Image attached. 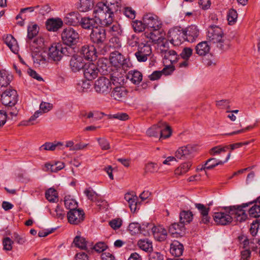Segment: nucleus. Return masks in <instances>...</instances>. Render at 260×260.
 Returning a JSON list of instances; mask_svg holds the SVG:
<instances>
[{
    "label": "nucleus",
    "mask_w": 260,
    "mask_h": 260,
    "mask_svg": "<svg viewBox=\"0 0 260 260\" xmlns=\"http://www.w3.org/2000/svg\"><path fill=\"white\" fill-rule=\"evenodd\" d=\"M64 167V164L62 162H56L54 164H46L45 165V171L56 173Z\"/></svg>",
    "instance_id": "obj_44"
},
{
    "label": "nucleus",
    "mask_w": 260,
    "mask_h": 260,
    "mask_svg": "<svg viewBox=\"0 0 260 260\" xmlns=\"http://www.w3.org/2000/svg\"><path fill=\"white\" fill-rule=\"evenodd\" d=\"M17 101L18 94L15 89H7L1 94V102L6 107L15 106Z\"/></svg>",
    "instance_id": "obj_9"
},
{
    "label": "nucleus",
    "mask_w": 260,
    "mask_h": 260,
    "mask_svg": "<svg viewBox=\"0 0 260 260\" xmlns=\"http://www.w3.org/2000/svg\"><path fill=\"white\" fill-rule=\"evenodd\" d=\"M210 50V46L207 41L199 43L196 47V52L199 56H205Z\"/></svg>",
    "instance_id": "obj_33"
},
{
    "label": "nucleus",
    "mask_w": 260,
    "mask_h": 260,
    "mask_svg": "<svg viewBox=\"0 0 260 260\" xmlns=\"http://www.w3.org/2000/svg\"><path fill=\"white\" fill-rule=\"evenodd\" d=\"M39 27L36 24H31L28 25L27 27V39L31 40L35 38L38 34Z\"/></svg>",
    "instance_id": "obj_46"
},
{
    "label": "nucleus",
    "mask_w": 260,
    "mask_h": 260,
    "mask_svg": "<svg viewBox=\"0 0 260 260\" xmlns=\"http://www.w3.org/2000/svg\"><path fill=\"white\" fill-rule=\"evenodd\" d=\"M110 81L105 77H100L94 83V89L99 93H107L111 87Z\"/></svg>",
    "instance_id": "obj_13"
},
{
    "label": "nucleus",
    "mask_w": 260,
    "mask_h": 260,
    "mask_svg": "<svg viewBox=\"0 0 260 260\" xmlns=\"http://www.w3.org/2000/svg\"><path fill=\"white\" fill-rule=\"evenodd\" d=\"M113 13L117 12L121 6V0H102Z\"/></svg>",
    "instance_id": "obj_39"
},
{
    "label": "nucleus",
    "mask_w": 260,
    "mask_h": 260,
    "mask_svg": "<svg viewBox=\"0 0 260 260\" xmlns=\"http://www.w3.org/2000/svg\"><path fill=\"white\" fill-rule=\"evenodd\" d=\"M215 44H216L217 48L223 51L227 50L230 46V41L225 37H223L221 40L216 42Z\"/></svg>",
    "instance_id": "obj_49"
},
{
    "label": "nucleus",
    "mask_w": 260,
    "mask_h": 260,
    "mask_svg": "<svg viewBox=\"0 0 260 260\" xmlns=\"http://www.w3.org/2000/svg\"><path fill=\"white\" fill-rule=\"evenodd\" d=\"M64 203L66 208L71 211V210L77 209L78 203L76 201L70 197H66L64 200Z\"/></svg>",
    "instance_id": "obj_47"
},
{
    "label": "nucleus",
    "mask_w": 260,
    "mask_h": 260,
    "mask_svg": "<svg viewBox=\"0 0 260 260\" xmlns=\"http://www.w3.org/2000/svg\"><path fill=\"white\" fill-rule=\"evenodd\" d=\"M5 43L9 47L11 51L17 54L19 51V46L16 39L11 35H7L4 37Z\"/></svg>",
    "instance_id": "obj_28"
},
{
    "label": "nucleus",
    "mask_w": 260,
    "mask_h": 260,
    "mask_svg": "<svg viewBox=\"0 0 260 260\" xmlns=\"http://www.w3.org/2000/svg\"><path fill=\"white\" fill-rule=\"evenodd\" d=\"M68 49L70 48L60 43L53 44L49 49V57L54 61H58L63 55H69Z\"/></svg>",
    "instance_id": "obj_4"
},
{
    "label": "nucleus",
    "mask_w": 260,
    "mask_h": 260,
    "mask_svg": "<svg viewBox=\"0 0 260 260\" xmlns=\"http://www.w3.org/2000/svg\"><path fill=\"white\" fill-rule=\"evenodd\" d=\"M91 42L99 46H104L106 40V31L102 27H97L92 29L90 34Z\"/></svg>",
    "instance_id": "obj_7"
},
{
    "label": "nucleus",
    "mask_w": 260,
    "mask_h": 260,
    "mask_svg": "<svg viewBox=\"0 0 260 260\" xmlns=\"http://www.w3.org/2000/svg\"><path fill=\"white\" fill-rule=\"evenodd\" d=\"M224 37L222 29L218 26L212 25L209 27L207 37L210 42L215 44Z\"/></svg>",
    "instance_id": "obj_12"
},
{
    "label": "nucleus",
    "mask_w": 260,
    "mask_h": 260,
    "mask_svg": "<svg viewBox=\"0 0 260 260\" xmlns=\"http://www.w3.org/2000/svg\"><path fill=\"white\" fill-rule=\"evenodd\" d=\"M150 226L148 223L140 225L138 222H132L129 224L128 230L132 235L141 234L147 236L150 234Z\"/></svg>",
    "instance_id": "obj_11"
},
{
    "label": "nucleus",
    "mask_w": 260,
    "mask_h": 260,
    "mask_svg": "<svg viewBox=\"0 0 260 260\" xmlns=\"http://www.w3.org/2000/svg\"><path fill=\"white\" fill-rule=\"evenodd\" d=\"M42 115V114L41 111H40L39 110L37 111L28 120L23 121L22 122V124L26 126L34 124L35 123V121L36 120V119Z\"/></svg>",
    "instance_id": "obj_53"
},
{
    "label": "nucleus",
    "mask_w": 260,
    "mask_h": 260,
    "mask_svg": "<svg viewBox=\"0 0 260 260\" xmlns=\"http://www.w3.org/2000/svg\"><path fill=\"white\" fill-rule=\"evenodd\" d=\"M125 59L124 56L118 51H114L111 53L110 55V61L111 64L116 68L124 67Z\"/></svg>",
    "instance_id": "obj_21"
},
{
    "label": "nucleus",
    "mask_w": 260,
    "mask_h": 260,
    "mask_svg": "<svg viewBox=\"0 0 260 260\" xmlns=\"http://www.w3.org/2000/svg\"><path fill=\"white\" fill-rule=\"evenodd\" d=\"M196 208L198 210L201 216V222L204 224H207L209 222L210 218L208 215L210 211V208L206 207L205 205L200 203H196L194 204Z\"/></svg>",
    "instance_id": "obj_23"
},
{
    "label": "nucleus",
    "mask_w": 260,
    "mask_h": 260,
    "mask_svg": "<svg viewBox=\"0 0 260 260\" xmlns=\"http://www.w3.org/2000/svg\"><path fill=\"white\" fill-rule=\"evenodd\" d=\"M143 20L146 29L148 30H154L157 28H161L162 23L158 17L152 13H147L143 17Z\"/></svg>",
    "instance_id": "obj_6"
},
{
    "label": "nucleus",
    "mask_w": 260,
    "mask_h": 260,
    "mask_svg": "<svg viewBox=\"0 0 260 260\" xmlns=\"http://www.w3.org/2000/svg\"><path fill=\"white\" fill-rule=\"evenodd\" d=\"M150 252L149 260H164V256L160 253L152 251Z\"/></svg>",
    "instance_id": "obj_64"
},
{
    "label": "nucleus",
    "mask_w": 260,
    "mask_h": 260,
    "mask_svg": "<svg viewBox=\"0 0 260 260\" xmlns=\"http://www.w3.org/2000/svg\"><path fill=\"white\" fill-rule=\"evenodd\" d=\"M68 221L72 224H79L82 222L85 218L83 210L79 209L71 210L67 214Z\"/></svg>",
    "instance_id": "obj_14"
},
{
    "label": "nucleus",
    "mask_w": 260,
    "mask_h": 260,
    "mask_svg": "<svg viewBox=\"0 0 260 260\" xmlns=\"http://www.w3.org/2000/svg\"><path fill=\"white\" fill-rule=\"evenodd\" d=\"M122 220L120 218L112 219L109 222V225L114 230H117L120 228L122 225Z\"/></svg>",
    "instance_id": "obj_63"
},
{
    "label": "nucleus",
    "mask_w": 260,
    "mask_h": 260,
    "mask_svg": "<svg viewBox=\"0 0 260 260\" xmlns=\"http://www.w3.org/2000/svg\"><path fill=\"white\" fill-rule=\"evenodd\" d=\"M193 215L190 211L183 210L180 213V222L184 225L190 223L193 219Z\"/></svg>",
    "instance_id": "obj_42"
},
{
    "label": "nucleus",
    "mask_w": 260,
    "mask_h": 260,
    "mask_svg": "<svg viewBox=\"0 0 260 260\" xmlns=\"http://www.w3.org/2000/svg\"><path fill=\"white\" fill-rule=\"evenodd\" d=\"M192 54V49L189 47H185L183 49L181 53L179 55L184 60H188Z\"/></svg>",
    "instance_id": "obj_59"
},
{
    "label": "nucleus",
    "mask_w": 260,
    "mask_h": 260,
    "mask_svg": "<svg viewBox=\"0 0 260 260\" xmlns=\"http://www.w3.org/2000/svg\"><path fill=\"white\" fill-rule=\"evenodd\" d=\"M34 62L38 66L44 67L46 66L47 60L49 58L48 53L44 50H40L38 52L32 53Z\"/></svg>",
    "instance_id": "obj_19"
},
{
    "label": "nucleus",
    "mask_w": 260,
    "mask_h": 260,
    "mask_svg": "<svg viewBox=\"0 0 260 260\" xmlns=\"http://www.w3.org/2000/svg\"><path fill=\"white\" fill-rule=\"evenodd\" d=\"M127 44L132 47H138L139 44V38L136 35H132L128 38Z\"/></svg>",
    "instance_id": "obj_60"
},
{
    "label": "nucleus",
    "mask_w": 260,
    "mask_h": 260,
    "mask_svg": "<svg viewBox=\"0 0 260 260\" xmlns=\"http://www.w3.org/2000/svg\"><path fill=\"white\" fill-rule=\"evenodd\" d=\"M63 25V21L60 18H50L46 22V26L48 30L56 31Z\"/></svg>",
    "instance_id": "obj_24"
},
{
    "label": "nucleus",
    "mask_w": 260,
    "mask_h": 260,
    "mask_svg": "<svg viewBox=\"0 0 260 260\" xmlns=\"http://www.w3.org/2000/svg\"><path fill=\"white\" fill-rule=\"evenodd\" d=\"M127 94V90L123 86H116L111 92V96L116 100L120 101Z\"/></svg>",
    "instance_id": "obj_30"
},
{
    "label": "nucleus",
    "mask_w": 260,
    "mask_h": 260,
    "mask_svg": "<svg viewBox=\"0 0 260 260\" xmlns=\"http://www.w3.org/2000/svg\"><path fill=\"white\" fill-rule=\"evenodd\" d=\"M61 38L63 45L71 46L78 43L80 35L76 30L71 27H68L62 30Z\"/></svg>",
    "instance_id": "obj_3"
},
{
    "label": "nucleus",
    "mask_w": 260,
    "mask_h": 260,
    "mask_svg": "<svg viewBox=\"0 0 260 260\" xmlns=\"http://www.w3.org/2000/svg\"><path fill=\"white\" fill-rule=\"evenodd\" d=\"M160 126L159 125V122L150 127L147 131V134L150 137H158L160 135Z\"/></svg>",
    "instance_id": "obj_51"
},
{
    "label": "nucleus",
    "mask_w": 260,
    "mask_h": 260,
    "mask_svg": "<svg viewBox=\"0 0 260 260\" xmlns=\"http://www.w3.org/2000/svg\"><path fill=\"white\" fill-rule=\"evenodd\" d=\"M46 199L50 202H55L57 200V193L56 190L53 188H49L45 193Z\"/></svg>",
    "instance_id": "obj_50"
},
{
    "label": "nucleus",
    "mask_w": 260,
    "mask_h": 260,
    "mask_svg": "<svg viewBox=\"0 0 260 260\" xmlns=\"http://www.w3.org/2000/svg\"><path fill=\"white\" fill-rule=\"evenodd\" d=\"M159 125L160 126V138H168L172 134L171 127L165 122L162 121L159 122Z\"/></svg>",
    "instance_id": "obj_37"
},
{
    "label": "nucleus",
    "mask_w": 260,
    "mask_h": 260,
    "mask_svg": "<svg viewBox=\"0 0 260 260\" xmlns=\"http://www.w3.org/2000/svg\"><path fill=\"white\" fill-rule=\"evenodd\" d=\"M142 77V73L137 70H131L126 75V78L136 85L139 84L141 82Z\"/></svg>",
    "instance_id": "obj_34"
},
{
    "label": "nucleus",
    "mask_w": 260,
    "mask_h": 260,
    "mask_svg": "<svg viewBox=\"0 0 260 260\" xmlns=\"http://www.w3.org/2000/svg\"><path fill=\"white\" fill-rule=\"evenodd\" d=\"M196 151V147L191 145H187L179 147L175 152L177 159L188 158L192 156Z\"/></svg>",
    "instance_id": "obj_17"
},
{
    "label": "nucleus",
    "mask_w": 260,
    "mask_h": 260,
    "mask_svg": "<svg viewBox=\"0 0 260 260\" xmlns=\"http://www.w3.org/2000/svg\"><path fill=\"white\" fill-rule=\"evenodd\" d=\"M76 8L81 12H86L94 8L93 0H79L76 4Z\"/></svg>",
    "instance_id": "obj_27"
},
{
    "label": "nucleus",
    "mask_w": 260,
    "mask_h": 260,
    "mask_svg": "<svg viewBox=\"0 0 260 260\" xmlns=\"http://www.w3.org/2000/svg\"><path fill=\"white\" fill-rule=\"evenodd\" d=\"M150 225H151L150 230H151L155 240L162 242L166 239L168 235L167 231L162 226L159 225L152 227L151 224H150Z\"/></svg>",
    "instance_id": "obj_20"
},
{
    "label": "nucleus",
    "mask_w": 260,
    "mask_h": 260,
    "mask_svg": "<svg viewBox=\"0 0 260 260\" xmlns=\"http://www.w3.org/2000/svg\"><path fill=\"white\" fill-rule=\"evenodd\" d=\"M228 149H229L228 146L219 145L212 148L210 150V154L212 155H218L222 152H225Z\"/></svg>",
    "instance_id": "obj_55"
},
{
    "label": "nucleus",
    "mask_w": 260,
    "mask_h": 260,
    "mask_svg": "<svg viewBox=\"0 0 260 260\" xmlns=\"http://www.w3.org/2000/svg\"><path fill=\"white\" fill-rule=\"evenodd\" d=\"M79 25L83 29H92L97 27L96 21L94 18L89 17H83L81 18Z\"/></svg>",
    "instance_id": "obj_29"
},
{
    "label": "nucleus",
    "mask_w": 260,
    "mask_h": 260,
    "mask_svg": "<svg viewBox=\"0 0 260 260\" xmlns=\"http://www.w3.org/2000/svg\"><path fill=\"white\" fill-rule=\"evenodd\" d=\"M165 36V32L161 28L146 31L142 35L141 38L142 39H148V40L146 41L147 43L151 42L159 45L166 40Z\"/></svg>",
    "instance_id": "obj_5"
},
{
    "label": "nucleus",
    "mask_w": 260,
    "mask_h": 260,
    "mask_svg": "<svg viewBox=\"0 0 260 260\" xmlns=\"http://www.w3.org/2000/svg\"><path fill=\"white\" fill-rule=\"evenodd\" d=\"M238 14L237 11L234 9H231L229 11L227 15V19L230 24L235 22L237 20Z\"/></svg>",
    "instance_id": "obj_58"
},
{
    "label": "nucleus",
    "mask_w": 260,
    "mask_h": 260,
    "mask_svg": "<svg viewBox=\"0 0 260 260\" xmlns=\"http://www.w3.org/2000/svg\"><path fill=\"white\" fill-rule=\"evenodd\" d=\"M73 243L76 247L82 250H86L87 248V241L84 237L77 236L74 239Z\"/></svg>",
    "instance_id": "obj_45"
},
{
    "label": "nucleus",
    "mask_w": 260,
    "mask_h": 260,
    "mask_svg": "<svg viewBox=\"0 0 260 260\" xmlns=\"http://www.w3.org/2000/svg\"><path fill=\"white\" fill-rule=\"evenodd\" d=\"M185 228L182 223H174L172 224L169 229L170 234L175 237L181 236L184 233Z\"/></svg>",
    "instance_id": "obj_26"
},
{
    "label": "nucleus",
    "mask_w": 260,
    "mask_h": 260,
    "mask_svg": "<svg viewBox=\"0 0 260 260\" xmlns=\"http://www.w3.org/2000/svg\"><path fill=\"white\" fill-rule=\"evenodd\" d=\"M97 141L101 149L104 150H108L110 148V143L105 138H98Z\"/></svg>",
    "instance_id": "obj_62"
},
{
    "label": "nucleus",
    "mask_w": 260,
    "mask_h": 260,
    "mask_svg": "<svg viewBox=\"0 0 260 260\" xmlns=\"http://www.w3.org/2000/svg\"><path fill=\"white\" fill-rule=\"evenodd\" d=\"M138 247L143 251L147 252H150L152 251V242L147 239H140L138 242Z\"/></svg>",
    "instance_id": "obj_43"
},
{
    "label": "nucleus",
    "mask_w": 260,
    "mask_h": 260,
    "mask_svg": "<svg viewBox=\"0 0 260 260\" xmlns=\"http://www.w3.org/2000/svg\"><path fill=\"white\" fill-rule=\"evenodd\" d=\"M91 84L89 81L82 80L79 82L76 86V88L79 92H86L90 89Z\"/></svg>",
    "instance_id": "obj_48"
},
{
    "label": "nucleus",
    "mask_w": 260,
    "mask_h": 260,
    "mask_svg": "<svg viewBox=\"0 0 260 260\" xmlns=\"http://www.w3.org/2000/svg\"><path fill=\"white\" fill-rule=\"evenodd\" d=\"M191 166L190 162L183 163L175 171V173L177 174H184L189 170Z\"/></svg>",
    "instance_id": "obj_57"
},
{
    "label": "nucleus",
    "mask_w": 260,
    "mask_h": 260,
    "mask_svg": "<svg viewBox=\"0 0 260 260\" xmlns=\"http://www.w3.org/2000/svg\"><path fill=\"white\" fill-rule=\"evenodd\" d=\"M83 71L85 78L88 81L95 79L99 72L97 66L92 62L85 63Z\"/></svg>",
    "instance_id": "obj_15"
},
{
    "label": "nucleus",
    "mask_w": 260,
    "mask_h": 260,
    "mask_svg": "<svg viewBox=\"0 0 260 260\" xmlns=\"http://www.w3.org/2000/svg\"><path fill=\"white\" fill-rule=\"evenodd\" d=\"M133 28L135 32H140L144 31L146 27L144 25V22L143 21L135 20L132 23Z\"/></svg>",
    "instance_id": "obj_52"
},
{
    "label": "nucleus",
    "mask_w": 260,
    "mask_h": 260,
    "mask_svg": "<svg viewBox=\"0 0 260 260\" xmlns=\"http://www.w3.org/2000/svg\"><path fill=\"white\" fill-rule=\"evenodd\" d=\"M13 238L17 244L22 245L26 242V238L24 235H19L14 233L13 235Z\"/></svg>",
    "instance_id": "obj_61"
},
{
    "label": "nucleus",
    "mask_w": 260,
    "mask_h": 260,
    "mask_svg": "<svg viewBox=\"0 0 260 260\" xmlns=\"http://www.w3.org/2000/svg\"><path fill=\"white\" fill-rule=\"evenodd\" d=\"M81 18V15L78 12H72L66 15L64 22L68 25L77 26L79 24Z\"/></svg>",
    "instance_id": "obj_22"
},
{
    "label": "nucleus",
    "mask_w": 260,
    "mask_h": 260,
    "mask_svg": "<svg viewBox=\"0 0 260 260\" xmlns=\"http://www.w3.org/2000/svg\"><path fill=\"white\" fill-rule=\"evenodd\" d=\"M80 53L86 60L92 61L96 59L97 57L96 49L93 45H84L82 47Z\"/></svg>",
    "instance_id": "obj_18"
},
{
    "label": "nucleus",
    "mask_w": 260,
    "mask_h": 260,
    "mask_svg": "<svg viewBox=\"0 0 260 260\" xmlns=\"http://www.w3.org/2000/svg\"><path fill=\"white\" fill-rule=\"evenodd\" d=\"M249 214L252 217L260 216V197L254 202V205L249 210Z\"/></svg>",
    "instance_id": "obj_40"
},
{
    "label": "nucleus",
    "mask_w": 260,
    "mask_h": 260,
    "mask_svg": "<svg viewBox=\"0 0 260 260\" xmlns=\"http://www.w3.org/2000/svg\"><path fill=\"white\" fill-rule=\"evenodd\" d=\"M93 16L101 25L107 26L113 21L114 13L103 2L98 3L93 8Z\"/></svg>",
    "instance_id": "obj_2"
},
{
    "label": "nucleus",
    "mask_w": 260,
    "mask_h": 260,
    "mask_svg": "<svg viewBox=\"0 0 260 260\" xmlns=\"http://www.w3.org/2000/svg\"><path fill=\"white\" fill-rule=\"evenodd\" d=\"M184 39L189 42H193L199 37L200 30L196 25H191L183 29Z\"/></svg>",
    "instance_id": "obj_16"
},
{
    "label": "nucleus",
    "mask_w": 260,
    "mask_h": 260,
    "mask_svg": "<svg viewBox=\"0 0 260 260\" xmlns=\"http://www.w3.org/2000/svg\"><path fill=\"white\" fill-rule=\"evenodd\" d=\"M183 29L180 27H175L170 29L168 34L170 43L174 46H178L181 44L182 38L184 39Z\"/></svg>",
    "instance_id": "obj_10"
},
{
    "label": "nucleus",
    "mask_w": 260,
    "mask_h": 260,
    "mask_svg": "<svg viewBox=\"0 0 260 260\" xmlns=\"http://www.w3.org/2000/svg\"><path fill=\"white\" fill-rule=\"evenodd\" d=\"M159 166L154 162H150L145 165V170L146 173H154L159 170Z\"/></svg>",
    "instance_id": "obj_54"
},
{
    "label": "nucleus",
    "mask_w": 260,
    "mask_h": 260,
    "mask_svg": "<svg viewBox=\"0 0 260 260\" xmlns=\"http://www.w3.org/2000/svg\"><path fill=\"white\" fill-rule=\"evenodd\" d=\"M125 80L124 77L118 72H114L111 75V80L116 86H123L125 83Z\"/></svg>",
    "instance_id": "obj_38"
},
{
    "label": "nucleus",
    "mask_w": 260,
    "mask_h": 260,
    "mask_svg": "<svg viewBox=\"0 0 260 260\" xmlns=\"http://www.w3.org/2000/svg\"><path fill=\"white\" fill-rule=\"evenodd\" d=\"M162 54L164 58L169 60L172 64L177 62L179 58L177 52L173 50H162Z\"/></svg>",
    "instance_id": "obj_32"
},
{
    "label": "nucleus",
    "mask_w": 260,
    "mask_h": 260,
    "mask_svg": "<svg viewBox=\"0 0 260 260\" xmlns=\"http://www.w3.org/2000/svg\"><path fill=\"white\" fill-rule=\"evenodd\" d=\"M12 79V76L9 73L3 70L0 71V86H7L8 85Z\"/></svg>",
    "instance_id": "obj_41"
},
{
    "label": "nucleus",
    "mask_w": 260,
    "mask_h": 260,
    "mask_svg": "<svg viewBox=\"0 0 260 260\" xmlns=\"http://www.w3.org/2000/svg\"><path fill=\"white\" fill-rule=\"evenodd\" d=\"M152 53V48L147 42H141L138 45V51L135 55L139 62H145Z\"/></svg>",
    "instance_id": "obj_8"
},
{
    "label": "nucleus",
    "mask_w": 260,
    "mask_h": 260,
    "mask_svg": "<svg viewBox=\"0 0 260 260\" xmlns=\"http://www.w3.org/2000/svg\"><path fill=\"white\" fill-rule=\"evenodd\" d=\"M183 245L178 241H174L170 245V252L175 256H181L183 252Z\"/></svg>",
    "instance_id": "obj_31"
},
{
    "label": "nucleus",
    "mask_w": 260,
    "mask_h": 260,
    "mask_svg": "<svg viewBox=\"0 0 260 260\" xmlns=\"http://www.w3.org/2000/svg\"><path fill=\"white\" fill-rule=\"evenodd\" d=\"M14 241L9 237H5L3 240V249L6 251H11L12 249V245Z\"/></svg>",
    "instance_id": "obj_56"
},
{
    "label": "nucleus",
    "mask_w": 260,
    "mask_h": 260,
    "mask_svg": "<svg viewBox=\"0 0 260 260\" xmlns=\"http://www.w3.org/2000/svg\"><path fill=\"white\" fill-rule=\"evenodd\" d=\"M249 203L243 204L241 206H233L223 207L224 211L215 212L213 215L214 220L217 224L225 225L230 223L233 220L232 215H235L234 218L237 221L242 222L247 218V215L243 208L248 207Z\"/></svg>",
    "instance_id": "obj_1"
},
{
    "label": "nucleus",
    "mask_w": 260,
    "mask_h": 260,
    "mask_svg": "<svg viewBox=\"0 0 260 260\" xmlns=\"http://www.w3.org/2000/svg\"><path fill=\"white\" fill-rule=\"evenodd\" d=\"M85 63L83 62V57L79 56H73L70 62V66L72 71L76 72L81 69H83Z\"/></svg>",
    "instance_id": "obj_25"
},
{
    "label": "nucleus",
    "mask_w": 260,
    "mask_h": 260,
    "mask_svg": "<svg viewBox=\"0 0 260 260\" xmlns=\"http://www.w3.org/2000/svg\"><path fill=\"white\" fill-rule=\"evenodd\" d=\"M231 152L229 153L225 160L224 161L218 160L216 159L215 158H211L209 159L208 160H207L205 164V167L204 168V169L209 170L218 166V165H222L224 162L228 161V160L230 159L231 157Z\"/></svg>",
    "instance_id": "obj_35"
},
{
    "label": "nucleus",
    "mask_w": 260,
    "mask_h": 260,
    "mask_svg": "<svg viewBox=\"0 0 260 260\" xmlns=\"http://www.w3.org/2000/svg\"><path fill=\"white\" fill-rule=\"evenodd\" d=\"M84 193L88 200L96 203L100 202L101 198L100 194L94 191L91 187H88L84 191Z\"/></svg>",
    "instance_id": "obj_36"
}]
</instances>
